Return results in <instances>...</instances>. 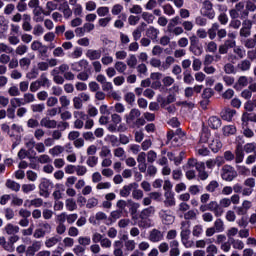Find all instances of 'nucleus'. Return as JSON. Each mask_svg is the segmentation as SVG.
I'll return each instance as SVG.
<instances>
[{"label":"nucleus","mask_w":256,"mask_h":256,"mask_svg":"<svg viewBox=\"0 0 256 256\" xmlns=\"http://www.w3.org/2000/svg\"><path fill=\"white\" fill-rule=\"evenodd\" d=\"M180 229L181 243L185 249H191V247H195V242H193V240H189V237H191V222L182 221L180 224Z\"/></svg>","instance_id":"nucleus-1"},{"label":"nucleus","mask_w":256,"mask_h":256,"mask_svg":"<svg viewBox=\"0 0 256 256\" xmlns=\"http://www.w3.org/2000/svg\"><path fill=\"white\" fill-rule=\"evenodd\" d=\"M51 233V224L42 222L38 224L37 229L34 231L33 237L35 239H42L45 235Z\"/></svg>","instance_id":"nucleus-2"},{"label":"nucleus","mask_w":256,"mask_h":256,"mask_svg":"<svg viewBox=\"0 0 256 256\" xmlns=\"http://www.w3.org/2000/svg\"><path fill=\"white\" fill-rule=\"evenodd\" d=\"M30 49L32 51H37L40 57H47V53L49 51V47L42 44L39 40H34L30 45Z\"/></svg>","instance_id":"nucleus-3"},{"label":"nucleus","mask_w":256,"mask_h":256,"mask_svg":"<svg viewBox=\"0 0 256 256\" xmlns=\"http://www.w3.org/2000/svg\"><path fill=\"white\" fill-rule=\"evenodd\" d=\"M221 177L224 181H233L237 177V171L231 165H224L222 168Z\"/></svg>","instance_id":"nucleus-4"},{"label":"nucleus","mask_w":256,"mask_h":256,"mask_svg":"<svg viewBox=\"0 0 256 256\" xmlns=\"http://www.w3.org/2000/svg\"><path fill=\"white\" fill-rule=\"evenodd\" d=\"M200 13L204 17H208V19H215V10H213V3H211V1L209 0L204 1Z\"/></svg>","instance_id":"nucleus-5"},{"label":"nucleus","mask_w":256,"mask_h":256,"mask_svg":"<svg viewBox=\"0 0 256 256\" xmlns=\"http://www.w3.org/2000/svg\"><path fill=\"white\" fill-rule=\"evenodd\" d=\"M74 115V128L75 129H83L85 127V119L87 117V114L83 111L76 110L73 112Z\"/></svg>","instance_id":"nucleus-6"},{"label":"nucleus","mask_w":256,"mask_h":256,"mask_svg":"<svg viewBox=\"0 0 256 256\" xmlns=\"http://www.w3.org/2000/svg\"><path fill=\"white\" fill-rule=\"evenodd\" d=\"M131 224L142 227L143 229H149V227H153V222L151 221V219L141 215L138 216V219L132 220Z\"/></svg>","instance_id":"nucleus-7"},{"label":"nucleus","mask_w":256,"mask_h":256,"mask_svg":"<svg viewBox=\"0 0 256 256\" xmlns=\"http://www.w3.org/2000/svg\"><path fill=\"white\" fill-rule=\"evenodd\" d=\"M253 28V22L249 19H245L242 22V28L240 29V37H251V29Z\"/></svg>","instance_id":"nucleus-8"},{"label":"nucleus","mask_w":256,"mask_h":256,"mask_svg":"<svg viewBox=\"0 0 256 256\" xmlns=\"http://www.w3.org/2000/svg\"><path fill=\"white\" fill-rule=\"evenodd\" d=\"M51 187V181L47 178H43L39 184L40 195L42 197H49V189H51Z\"/></svg>","instance_id":"nucleus-9"},{"label":"nucleus","mask_w":256,"mask_h":256,"mask_svg":"<svg viewBox=\"0 0 256 256\" xmlns=\"http://www.w3.org/2000/svg\"><path fill=\"white\" fill-rule=\"evenodd\" d=\"M159 217L164 225H171L175 221V216L171 214V210H160Z\"/></svg>","instance_id":"nucleus-10"},{"label":"nucleus","mask_w":256,"mask_h":256,"mask_svg":"<svg viewBox=\"0 0 256 256\" xmlns=\"http://www.w3.org/2000/svg\"><path fill=\"white\" fill-rule=\"evenodd\" d=\"M148 239L151 243H159L164 239L163 232L157 229H152L149 233Z\"/></svg>","instance_id":"nucleus-11"},{"label":"nucleus","mask_w":256,"mask_h":256,"mask_svg":"<svg viewBox=\"0 0 256 256\" xmlns=\"http://www.w3.org/2000/svg\"><path fill=\"white\" fill-rule=\"evenodd\" d=\"M41 241H34L32 245L26 248V256H35V253L41 251Z\"/></svg>","instance_id":"nucleus-12"},{"label":"nucleus","mask_w":256,"mask_h":256,"mask_svg":"<svg viewBox=\"0 0 256 256\" xmlns=\"http://www.w3.org/2000/svg\"><path fill=\"white\" fill-rule=\"evenodd\" d=\"M237 114V111L231 108H226L221 112V118L223 121L231 122L233 121V117Z\"/></svg>","instance_id":"nucleus-13"},{"label":"nucleus","mask_w":256,"mask_h":256,"mask_svg":"<svg viewBox=\"0 0 256 256\" xmlns=\"http://www.w3.org/2000/svg\"><path fill=\"white\" fill-rule=\"evenodd\" d=\"M87 65H89V62L87 60L82 59L78 62H74L70 65L72 71H83L84 69H87Z\"/></svg>","instance_id":"nucleus-14"},{"label":"nucleus","mask_w":256,"mask_h":256,"mask_svg":"<svg viewBox=\"0 0 256 256\" xmlns=\"http://www.w3.org/2000/svg\"><path fill=\"white\" fill-rule=\"evenodd\" d=\"M159 33V29L155 28L154 26H150L146 30V37L155 43L159 37Z\"/></svg>","instance_id":"nucleus-15"},{"label":"nucleus","mask_w":256,"mask_h":256,"mask_svg":"<svg viewBox=\"0 0 256 256\" xmlns=\"http://www.w3.org/2000/svg\"><path fill=\"white\" fill-rule=\"evenodd\" d=\"M43 14L45 15V12H43V8H36L33 10V21H35V23H43V21L45 20V16H43Z\"/></svg>","instance_id":"nucleus-16"},{"label":"nucleus","mask_w":256,"mask_h":256,"mask_svg":"<svg viewBox=\"0 0 256 256\" xmlns=\"http://www.w3.org/2000/svg\"><path fill=\"white\" fill-rule=\"evenodd\" d=\"M145 27H147V24L145 22H142L141 25H139L133 32L132 37L134 41H139L141 39V34L143 31H145Z\"/></svg>","instance_id":"nucleus-17"},{"label":"nucleus","mask_w":256,"mask_h":256,"mask_svg":"<svg viewBox=\"0 0 256 256\" xmlns=\"http://www.w3.org/2000/svg\"><path fill=\"white\" fill-rule=\"evenodd\" d=\"M4 231L7 235H17V233L20 231V228L18 225L8 223L5 225Z\"/></svg>","instance_id":"nucleus-18"},{"label":"nucleus","mask_w":256,"mask_h":256,"mask_svg":"<svg viewBox=\"0 0 256 256\" xmlns=\"http://www.w3.org/2000/svg\"><path fill=\"white\" fill-rule=\"evenodd\" d=\"M40 125L41 127H46V129H55L57 127V121L45 117L41 119Z\"/></svg>","instance_id":"nucleus-19"},{"label":"nucleus","mask_w":256,"mask_h":256,"mask_svg":"<svg viewBox=\"0 0 256 256\" xmlns=\"http://www.w3.org/2000/svg\"><path fill=\"white\" fill-rule=\"evenodd\" d=\"M86 57L90 59V61H96L97 59H101V50L89 49L86 52Z\"/></svg>","instance_id":"nucleus-20"},{"label":"nucleus","mask_w":256,"mask_h":256,"mask_svg":"<svg viewBox=\"0 0 256 256\" xmlns=\"http://www.w3.org/2000/svg\"><path fill=\"white\" fill-rule=\"evenodd\" d=\"M177 25H181V17L175 16L174 18L170 19L168 25H167V32L173 31Z\"/></svg>","instance_id":"nucleus-21"},{"label":"nucleus","mask_w":256,"mask_h":256,"mask_svg":"<svg viewBox=\"0 0 256 256\" xmlns=\"http://www.w3.org/2000/svg\"><path fill=\"white\" fill-rule=\"evenodd\" d=\"M177 25H181V17L175 16L174 18L170 19L168 25H167V32L173 31Z\"/></svg>","instance_id":"nucleus-22"},{"label":"nucleus","mask_w":256,"mask_h":256,"mask_svg":"<svg viewBox=\"0 0 256 256\" xmlns=\"http://www.w3.org/2000/svg\"><path fill=\"white\" fill-rule=\"evenodd\" d=\"M57 1L59 0H52V1H48L46 3V9L47 11L44 12V15L49 16L51 15V13H53V11H55L58 7Z\"/></svg>","instance_id":"nucleus-23"},{"label":"nucleus","mask_w":256,"mask_h":256,"mask_svg":"<svg viewBox=\"0 0 256 256\" xmlns=\"http://www.w3.org/2000/svg\"><path fill=\"white\" fill-rule=\"evenodd\" d=\"M222 147H223V143H221V140H219V138L212 140V142L209 144V148L213 153H219V150Z\"/></svg>","instance_id":"nucleus-24"},{"label":"nucleus","mask_w":256,"mask_h":256,"mask_svg":"<svg viewBox=\"0 0 256 256\" xmlns=\"http://www.w3.org/2000/svg\"><path fill=\"white\" fill-rule=\"evenodd\" d=\"M64 152H65V148H63V146L61 145H56L50 148L48 151L49 155H51L52 157H59V155H61V153H64Z\"/></svg>","instance_id":"nucleus-25"},{"label":"nucleus","mask_w":256,"mask_h":256,"mask_svg":"<svg viewBox=\"0 0 256 256\" xmlns=\"http://www.w3.org/2000/svg\"><path fill=\"white\" fill-rule=\"evenodd\" d=\"M234 159L236 164L243 163V159H245V152L243 151V148L239 146L236 148Z\"/></svg>","instance_id":"nucleus-26"},{"label":"nucleus","mask_w":256,"mask_h":256,"mask_svg":"<svg viewBox=\"0 0 256 256\" xmlns=\"http://www.w3.org/2000/svg\"><path fill=\"white\" fill-rule=\"evenodd\" d=\"M208 125L211 129H219L221 127V119L217 116H212L208 120Z\"/></svg>","instance_id":"nucleus-27"},{"label":"nucleus","mask_w":256,"mask_h":256,"mask_svg":"<svg viewBox=\"0 0 256 256\" xmlns=\"http://www.w3.org/2000/svg\"><path fill=\"white\" fill-rule=\"evenodd\" d=\"M59 241H61V237L52 236V237L46 238L45 245L48 249H51V247H55V245H57Z\"/></svg>","instance_id":"nucleus-28"},{"label":"nucleus","mask_w":256,"mask_h":256,"mask_svg":"<svg viewBox=\"0 0 256 256\" xmlns=\"http://www.w3.org/2000/svg\"><path fill=\"white\" fill-rule=\"evenodd\" d=\"M5 186L7 187V189H11V191H15V193L19 192L21 189V184L11 179L6 180Z\"/></svg>","instance_id":"nucleus-29"},{"label":"nucleus","mask_w":256,"mask_h":256,"mask_svg":"<svg viewBox=\"0 0 256 256\" xmlns=\"http://www.w3.org/2000/svg\"><path fill=\"white\" fill-rule=\"evenodd\" d=\"M129 206H130V211L132 215V221H134L135 219H139V214H137V209H139L141 205H139V203L130 201Z\"/></svg>","instance_id":"nucleus-30"},{"label":"nucleus","mask_w":256,"mask_h":256,"mask_svg":"<svg viewBox=\"0 0 256 256\" xmlns=\"http://www.w3.org/2000/svg\"><path fill=\"white\" fill-rule=\"evenodd\" d=\"M249 85V78H247V76H240L238 78L237 83L234 84V88L235 89H239L240 87H247Z\"/></svg>","instance_id":"nucleus-31"},{"label":"nucleus","mask_w":256,"mask_h":256,"mask_svg":"<svg viewBox=\"0 0 256 256\" xmlns=\"http://www.w3.org/2000/svg\"><path fill=\"white\" fill-rule=\"evenodd\" d=\"M223 135L229 137V135H235L237 133V127L235 125H226L222 128Z\"/></svg>","instance_id":"nucleus-32"},{"label":"nucleus","mask_w":256,"mask_h":256,"mask_svg":"<svg viewBox=\"0 0 256 256\" xmlns=\"http://www.w3.org/2000/svg\"><path fill=\"white\" fill-rule=\"evenodd\" d=\"M68 57H70V59H80V57H83V48L76 46L74 50L68 54Z\"/></svg>","instance_id":"nucleus-33"},{"label":"nucleus","mask_w":256,"mask_h":256,"mask_svg":"<svg viewBox=\"0 0 256 256\" xmlns=\"http://www.w3.org/2000/svg\"><path fill=\"white\" fill-rule=\"evenodd\" d=\"M173 63H175V58L172 56H168L166 57L165 61L162 62V66H161V71H167V69H169Z\"/></svg>","instance_id":"nucleus-34"},{"label":"nucleus","mask_w":256,"mask_h":256,"mask_svg":"<svg viewBox=\"0 0 256 256\" xmlns=\"http://www.w3.org/2000/svg\"><path fill=\"white\" fill-rule=\"evenodd\" d=\"M214 229L217 233H223V231H225V223L221 220V218H217L215 220Z\"/></svg>","instance_id":"nucleus-35"},{"label":"nucleus","mask_w":256,"mask_h":256,"mask_svg":"<svg viewBox=\"0 0 256 256\" xmlns=\"http://www.w3.org/2000/svg\"><path fill=\"white\" fill-rule=\"evenodd\" d=\"M24 141H25V147L28 149L29 152L35 149V145L37 144V142H35L34 137L25 138Z\"/></svg>","instance_id":"nucleus-36"},{"label":"nucleus","mask_w":256,"mask_h":256,"mask_svg":"<svg viewBox=\"0 0 256 256\" xmlns=\"http://www.w3.org/2000/svg\"><path fill=\"white\" fill-rule=\"evenodd\" d=\"M230 243H232L233 249H238L239 251H242V249H245V243L240 239H233L230 240Z\"/></svg>","instance_id":"nucleus-37"},{"label":"nucleus","mask_w":256,"mask_h":256,"mask_svg":"<svg viewBox=\"0 0 256 256\" xmlns=\"http://www.w3.org/2000/svg\"><path fill=\"white\" fill-rule=\"evenodd\" d=\"M65 205H66V209L68 211H75V210H77V202L73 198L67 199L66 202H65Z\"/></svg>","instance_id":"nucleus-38"},{"label":"nucleus","mask_w":256,"mask_h":256,"mask_svg":"<svg viewBox=\"0 0 256 256\" xmlns=\"http://www.w3.org/2000/svg\"><path fill=\"white\" fill-rule=\"evenodd\" d=\"M165 205L166 207H173V205H175V197L173 196V194L169 193V192H166L165 193Z\"/></svg>","instance_id":"nucleus-39"},{"label":"nucleus","mask_w":256,"mask_h":256,"mask_svg":"<svg viewBox=\"0 0 256 256\" xmlns=\"http://www.w3.org/2000/svg\"><path fill=\"white\" fill-rule=\"evenodd\" d=\"M27 51H29V47L25 44H20L15 49L16 55H19L20 57H23Z\"/></svg>","instance_id":"nucleus-40"},{"label":"nucleus","mask_w":256,"mask_h":256,"mask_svg":"<svg viewBox=\"0 0 256 256\" xmlns=\"http://www.w3.org/2000/svg\"><path fill=\"white\" fill-rule=\"evenodd\" d=\"M237 67L240 71H249V69H251V61L242 60L240 63H238Z\"/></svg>","instance_id":"nucleus-41"},{"label":"nucleus","mask_w":256,"mask_h":256,"mask_svg":"<svg viewBox=\"0 0 256 256\" xmlns=\"http://www.w3.org/2000/svg\"><path fill=\"white\" fill-rule=\"evenodd\" d=\"M152 215H155V207L150 206L144 210L141 211L140 216L141 217H146L149 219Z\"/></svg>","instance_id":"nucleus-42"},{"label":"nucleus","mask_w":256,"mask_h":256,"mask_svg":"<svg viewBox=\"0 0 256 256\" xmlns=\"http://www.w3.org/2000/svg\"><path fill=\"white\" fill-rule=\"evenodd\" d=\"M196 151L198 155H201L202 157H207V155H209L210 153L209 148H207L206 146H202L201 144L197 145Z\"/></svg>","instance_id":"nucleus-43"},{"label":"nucleus","mask_w":256,"mask_h":256,"mask_svg":"<svg viewBox=\"0 0 256 256\" xmlns=\"http://www.w3.org/2000/svg\"><path fill=\"white\" fill-rule=\"evenodd\" d=\"M183 75H184V78H183L184 83H186V85H193V83L195 82V78H193V75H191V72L186 70L183 73Z\"/></svg>","instance_id":"nucleus-44"},{"label":"nucleus","mask_w":256,"mask_h":256,"mask_svg":"<svg viewBox=\"0 0 256 256\" xmlns=\"http://www.w3.org/2000/svg\"><path fill=\"white\" fill-rule=\"evenodd\" d=\"M41 87H51V81H49V78H47V74L43 73L40 76V79L38 80Z\"/></svg>","instance_id":"nucleus-45"},{"label":"nucleus","mask_w":256,"mask_h":256,"mask_svg":"<svg viewBox=\"0 0 256 256\" xmlns=\"http://www.w3.org/2000/svg\"><path fill=\"white\" fill-rule=\"evenodd\" d=\"M192 235L193 237H201V235H203V225L201 224H198V225H195L192 229Z\"/></svg>","instance_id":"nucleus-46"},{"label":"nucleus","mask_w":256,"mask_h":256,"mask_svg":"<svg viewBox=\"0 0 256 256\" xmlns=\"http://www.w3.org/2000/svg\"><path fill=\"white\" fill-rule=\"evenodd\" d=\"M22 101L24 105H27L29 103H35V95L31 93H25L23 95Z\"/></svg>","instance_id":"nucleus-47"},{"label":"nucleus","mask_w":256,"mask_h":256,"mask_svg":"<svg viewBox=\"0 0 256 256\" xmlns=\"http://www.w3.org/2000/svg\"><path fill=\"white\" fill-rule=\"evenodd\" d=\"M19 65L21 69H29V67H31V59L23 57L19 60Z\"/></svg>","instance_id":"nucleus-48"},{"label":"nucleus","mask_w":256,"mask_h":256,"mask_svg":"<svg viewBox=\"0 0 256 256\" xmlns=\"http://www.w3.org/2000/svg\"><path fill=\"white\" fill-rule=\"evenodd\" d=\"M37 189V186L35 184H23L22 185V191L26 195H29V193H32V191H35Z\"/></svg>","instance_id":"nucleus-49"},{"label":"nucleus","mask_w":256,"mask_h":256,"mask_svg":"<svg viewBox=\"0 0 256 256\" xmlns=\"http://www.w3.org/2000/svg\"><path fill=\"white\" fill-rule=\"evenodd\" d=\"M189 51L193 53L196 57H200V55H203V48L199 45L196 46H190Z\"/></svg>","instance_id":"nucleus-50"},{"label":"nucleus","mask_w":256,"mask_h":256,"mask_svg":"<svg viewBox=\"0 0 256 256\" xmlns=\"http://www.w3.org/2000/svg\"><path fill=\"white\" fill-rule=\"evenodd\" d=\"M30 109L33 111V113H43V111H45V104H32Z\"/></svg>","instance_id":"nucleus-51"},{"label":"nucleus","mask_w":256,"mask_h":256,"mask_svg":"<svg viewBox=\"0 0 256 256\" xmlns=\"http://www.w3.org/2000/svg\"><path fill=\"white\" fill-rule=\"evenodd\" d=\"M78 243L82 247H87L88 245H91V237H89V236H80L78 238Z\"/></svg>","instance_id":"nucleus-52"},{"label":"nucleus","mask_w":256,"mask_h":256,"mask_svg":"<svg viewBox=\"0 0 256 256\" xmlns=\"http://www.w3.org/2000/svg\"><path fill=\"white\" fill-rule=\"evenodd\" d=\"M162 9L164 11L165 15H168V17H171L172 15L175 14V9L171 4H166L162 6Z\"/></svg>","instance_id":"nucleus-53"},{"label":"nucleus","mask_w":256,"mask_h":256,"mask_svg":"<svg viewBox=\"0 0 256 256\" xmlns=\"http://www.w3.org/2000/svg\"><path fill=\"white\" fill-rule=\"evenodd\" d=\"M235 55L239 57V59H243L245 55H247V52L244 50L241 46H235L233 49Z\"/></svg>","instance_id":"nucleus-54"},{"label":"nucleus","mask_w":256,"mask_h":256,"mask_svg":"<svg viewBox=\"0 0 256 256\" xmlns=\"http://www.w3.org/2000/svg\"><path fill=\"white\" fill-rule=\"evenodd\" d=\"M142 19L146 21L149 25H151L155 21V16L149 12L142 13Z\"/></svg>","instance_id":"nucleus-55"},{"label":"nucleus","mask_w":256,"mask_h":256,"mask_svg":"<svg viewBox=\"0 0 256 256\" xmlns=\"http://www.w3.org/2000/svg\"><path fill=\"white\" fill-rule=\"evenodd\" d=\"M32 33L35 37H41V35L45 33V28H43L41 24H37L34 26Z\"/></svg>","instance_id":"nucleus-56"},{"label":"nucleus","mask_w":256,"mask_h":256,"mask_svg":"<svg viewBox=\"0 0 256 256\" xmlns=\"http://www.w3.org/2000/svg\"><path fill=\"white\" fill-rule=\"evenodd\" d=\"M99 205V200L95 197H91L86 202L87 209H93Z\"/></svg>","instance_id":"nucleus-57"},{"label":"nucleus","mask_w":256,"mask_h":256,"mask_svg":"<svg viewBox=\"0 0 256 256\" xmlns=\"http://www.w3.org/2000/svg\"><path fill=\"white\" fill-rule=\"evenodd\" d=\"M10 105H11L12 109H16L17 107H21L22 105H24L23 98H12L10 100Z\"/></svg>","instance_id":"nucleus-58"},{"label":"nucleus","mask_w":256,"mask_h":256,"mask_svg":"<svg viewBox=\"0 0 256 256\" xmlns=\"http://www.w3.org/2000/svg\"><path fill=\"white\" fill-rule=\"evenodd\" d=\"M185 171L186 179L189 181L195 179L197 177V172H195V169L188 168V169H183Z\"/></svg>","instance_id":"nucleus-59"},{"label":"nucleus","mask_w":256,"mask_h":256,"mask_svg":"<svg viewBox=\"0 0 256 256\" xmlns=\"http://www.w3.org/2000/svg\"><path fill=\"white\" fill-rule=\"evenodd\" d=\"M99 163V157L89 156L86 160L88 167H95Z\"/></svg>","instance_id":"nucleus-60"},{"label":"nucleus","mask_w":256,"mask_h":256,"mask_svg":"<svg viewBox=\"0 0 256 256\" xmlns=\"http://www.w3.org/2000/svg\"><path fill=\"white\" fill-rule=\"evenodd\" d=\"M8 43L10 45H19V43H21V40L19 39V36H17V34H9Z\"/></svg>","instance_id":"nucleus-61"},{"label":"nucleus","mask_w":256,"mask_h":256,"mask_svg":"<svg viewBox=\"0 0 256 256\" xmlns=\"http://www.w3.org/2000/svg\"><path fill=\"white\" fill-rule=\"evenodd\" d=\"M59 101L61 107L64 109H67L71 105V100L66 95L60 96Z\"/></svg>","instance_id":"nucleus-62"},{"label":"nucleus","mask_w":256,"mask_h":256,"mask_svg":"<svg viewBox=\"0 0 256 256\" xmlns=\"http://www.w3.org/2000/svg\"><path fill=\"white\" fill-rule=\"evenodd\" d=\"M237 233H239V229L232 227L230 229L227 230V237L229 239V241H233V239H235L234 237L237 235Z\"/></svg>","instance_id":"nucleus-63"},{"label":"nucleus","mask_w":256,"mask_h":256,"mask_svg":"<svg viewBox=\"0 0 256 256\" xmlns=\"http://www.w3.org/2000/svg\"><path fill=\"white\" fill-rule=\"evenodd\" d=\"M197 162V159L190 158L187 164L183 166V169H195V167L197 166Z\"/></svg>","instance_id":"nucleus-64"}]
</instances>
